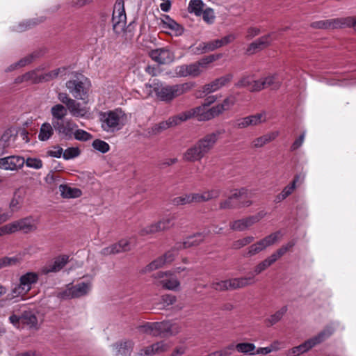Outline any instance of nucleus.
<instances>
[{"label": "nucleus", "instance_id": "1", "mask_svg": "<svg viewBox=\"0 0 356 356\" xmlns=\"http://www.w3.org/2000/svg\"><path fill=\"white\" fill-rule=\"evenodd\" d=\"M195 86L194 82H186L180 84L167 85L157 81L153 84L146 83L144 92L146 97L151 96L153 90L161 101L170 102L174 99L191 91Z\"/></svg>", "mask_w": 356, "mask_h": 356}, {"label": "nucleus", "instance_id": "2", "mask_svg": "<svg viewBox=\"0 0 356 356\" xmlns=\"http://www.w3.org/2000/svg\"><path fill=\"white\" fill-rule=\"evenodd\" d=\"M220 58V55H210L189 65H178L175 69V73L179 77H197L202 73L204 69L207 68L210 63Z\"/></svg>", "mask_w": 356, "mask_h": 356}, {"label": "nucleus", "instance_id": "3", "mask_svg": "<svg viewBox=\"0 0 356 356\" xmlns=\"http://www.w3.org/2000/svg\"><path fill=\"white\" fill-rule=\"evenodd\" d=\"M127 115L122 109H115L101 114L102 128L108 133L120 130L126 124Z\"/></svg>", "mask_w": 356, "mask_h": 356}, {"label": "nucleus", "instance_id": "4", "mask_svg": "<svg viewBox=\"0 0 356 356\" xmlns=\"http://www.w3.org/2000/svg\"><path fill=\"white\" fill-rule=\"evenodd\" d=\"M139 329L141 332L153 337L175 335L179 332V326L169 321L146 323Z\"/></svg>", "mask_w": 356, "mask_h": 356}, {"label": "nucleus", "instance_id": "5", "mask_svg": "<svg viewBox=\"0 0 356 356\" xmlns=\"http://www.w3.org/2000/svg\"><path fill=\"white\" fill-rule=\"evenodd\" d=\"M39 279L37 273L27 272L22 275L19 280V284H15L11 289L10 293L8 295V299L23 297L26 295L35 284Z\"/></svg>", "mask_w": 356, "mask_h": 356}, {"label": "nucleus", "instance_id": "6", "mask_svg": "<svg viewBox=\"0 0 356 356\" xmlns=\"http://www.w3.org/2000/svg\"><path fill=\"white\" fill-rule=\"evenodd\" d=\"M92 289V279L68 284L66 288L58 293V297L63 299L79 298L88 295Z\"/></svg>", "mask_w": 356, "mask_h": 356}, {"label": "nucleus", "instance_id": "7", "mask_svg": "<svg viewBox=\"0 0 356 356\" xmlns=\"http://www.w3.org/2000/svg\"><path fill=\"white\" fill-rule=\"evenodd\" d=\"M65 85L75 99L83 101L87 99L90 87V82L88 78L83 75L76 76L74 79L67 81Z\"/></svg>", "mask_w": 356, "mask_h": 356}, {"label": "nucleus", "instance_id": "8", "mask_svg": "<svg viewBox=\"0 0 356 356\" xmlns=\"http://www.w3.org/2000/svg\"><path fill=\"white\" fill-rule=\"evenodd\" d=\"M283 236L280 231L273 232L257 242L250 245L245 250L244 257H253L279 242Z\"/></svg>", "mask_w": 356, "mask_h": 356}, {"label": "nucleus", "instance_id": "9", "mask_svg": "<svg viewBox=\"0 0 356 356\" xmlns=\"http://www.w3.org/2000/svg\"><path fill=\"white\" fill-rule=\"evenodd\" d=\"M253 283V277H243L227 280H215L211 283V287L216 291L233 290L245 287Z\"/></svg>", "mask_w": 356, "mask_h": 356}, {"label": "nucleus", "instance_id": "10", "mask_svg": "<svg viewBox=\"0 0 356 356\" xmlns=\"http://www.w3.org/2000/svg\"><path fill=\"white\" fill-rule=\"evenodd\" d=\"M65 68H58L47 73H40L39 70H34L25 74L23 80L31 81L33 83L47 82L54 79L59 75H63Z\"/></svg>", "mask_w": 356, "mask_h": 356}, {"label": "nucleus", "instance_id": "11", "mask_svg": "<svg viewBox=\"0 0 356 356\" xmlns=\"http://www.w3.org/2000/svg\"><path fill=\"white\" fill-rule=\"evenodd\" d=\"M175 220V216L174 215H168L163 217L157 222L153 223L143 228L140 231V234L141 236H145L147 234L168 230L174 226Z\"/></svg>", "mask_w": 356, "mask_h": 356}, {"label": "nucleus", "instance_id": "12", "mask_svg": "<svg viewBox=\"0 0 356 356\" xmlns=\"http://www.w3.org/2000/svg\"><path fill=\"white\" fill-rule=\"evenodd\" d=\"M10 322L15 327L21 325L27 326L29 328H37L38 325V318L33 312L25 311L20 316L13 314L9 318Z\"/></svg>", "mask_w": 356, "mask_h": 356}, {"label": "nucleus", "instance_id": "13", "mask_svg": "<svg viewBox=\"0 0 356 356\" xmlns=\"http://www.w3.org/2000/svg\"><path fill=\"white\" fill-rule=\"evenodd\" d=\"M225 133V130L224 129H218L212 133L207 134L203 138L200 139L196 143L203 154L205 155L211 149H213L218 140Z\"/></svg>", "mask_w": 356, "mask_h": 356}, {"label": "nucleus", "instance_id": "14", "mask_svg": "<svg viewBox=\"0 0 356 356\" xmlns=\"http://www.w3.org/2000/svg\"><path fill=\"white\" fill-rule=\"evenodd\" d=\"M258 83L254 84L253 90H262L270 88L273 90H278L282 84V79L277 74H269L258 79Z\"/></svg>", "mask_w": 356, "mask_h": 356}, {"label": "nucleus", "instance_id": "15", "mask_svg": "<svg viewBox=\"0 0 356 356\" xmlns=\"http://www.w3.org/2000/svg\"><path fill=\"white\" fill-rule=\"evenodd\" d=\"M53 127L59 136L67 140L73 138L74 131L78 127L77 124L70 119L54 122Z\"/></svg>", "mask_w": 356, "mask_h": 356}, {"label": "nucleus", "instance_id": "16", "mask_svg": "<svg viewBox=\"0 0 356 356\" xmlns=\"http://www.w3.org/2000/svg\"><path fill=\"white\" fill-rule=\"evenodd\" d=\"M126 14L123 5L118 3L115 5L113 12V29L117 34L121 33L124 31L126 26Z\"/></svg>", "mask_w": 356, "mask_h": 356}, {"label": "nucleus", "instance_id": "17", "mask_svg": "<svg viewBox=\"0 0 356 356\" xmlns=\"http://www.w3.org/2000/svg\"><path fill=\"white\" fill-rule=\"evenodd\" d=\"M150 58L159 65H168L175 60V54L168 48L153 49L149 52Z\"/></svg>", "mask_w": 356, "mask_h": 356}, {"label": "nucleus", "instance_id": "18", "mask_svg": "<svg viewBox=\"0 0 356 356\" xmlns=\"http://www.w3.org/2000/svg\"><path fill=\"white\" fill-rule=\"evenodd\" d=\"M25 159L20 156H9L0 159V168L5 170L15 171L22 168Z\"/></svg>", "mask_w": 356, "mask_h": 356}, {"label": "nucleus", "instance_id": "19", "mask_svg": "<svg viewBox=\"0 0 356 356\" xmlns=\"http://www.w3.org/2000/svg\"><path fill=\"white\" fill-rule=\"evenodd\" d=\"M156 278L160 280L161 284L166 289L177 291L179 288V281L170 272H159L156 274Z\"/></svg>", "mask_w": 356, "mask_h": 356}, {"label": "nucleus", "instance_id": "20", "mask_svg": "<svg viewBox=\"0 0 356 356\" xmlns=\"http://www.w3.org/2000/svg\"><path fill=\"white\" fill-rule=\"evenodd\" d=\"M233 79L232 74H227L222 76L211 82L204 86L202 91L204 93L209 94L216 92L221 88L227 86Z\"/></svg>", "mask_w": 356, "mask_h": 356}, {"label": "nucleus", "instance_id": "21", "mask_svg": "<svg viewBox=\"0 0 356 356\" xmlns=\"http://www.w3.org/2000/svg\"><path fill=\"white\" fill-rule=\"evenodd\" d=\"M68 259L69 257L67 255H61L56 257L54 261L41 268V273L47 275L50 273H57L60 271L67 264Z\"/></svg>", "mask_w": 356, "mask_h": 356}, {"label": "nucleus", "instance_id": "22", "mask_svg": "<svg viewBox=\"0 0 356 356\" xmlns=\"http://www.w3.org/2000/svg\"><path fill=\"white\" fill-rule=\"evenodd\" d=\"M302 182V178L300 175H296L293 181L286 185L282 191L277 194L274 200L275 203H280L290 196L296 190V188Z\"/></svg>", "mask_w": 356, "mask_h": 356}, {"label": "nucleus", "instance_id": "23", "mask_svg": "<svg viewBox=\"0 0 356 356\" xmlns=\"http://www.w3.org/2000/svg\"><path fill=\"white\" fill-rule=\"evenodd\" d=\"M14 233L22 231L24 233H29L36 229L35 221L31 218H26L11 222Z\"/></svg>", "mask_w": 356, "mask_h": 356}, {"label": "nucleus", "instance_id": "24", "mask_svg": "<svg viewBox=\"0 0 356 356\" xmlns=\"http://www.w3.org/2000/svg\"><path fill=\"white\" fill-rule=\"evenodd\" d=\"M191 110L193 118H196L199 121H208L216 118L213 107L209 108L204 104Z\"/></svg>", "mask_w": 356, "mask_h": 356}, {"label": "nucleus", "instance_id": "25", "mask_svg": "<svg viewBox=\"0 0 356 356\" xmlns=\"http://www.w3.org/2000/svg\"><path fill=\"white\" fill-rule=\"evenodd\" d=\"M163 29H168L170 34L180 35L184 32V29L168 15H163L159 24Z\"/></svg>", "mask_w": 356, "mask_h": 356}, {"label": "nucleus", "instance_id": "26", "mask_svg": "<svg viewBox=\"0 0 356 356\" xmlns=\"http://www.w3.org/2000/svg\"><path fill=\"white\" fill-rule=\"evenodd\" d=\"M272 35L273 33L267 34L250 44L246 50L247 53L248 54H253L256 51L264 49L268 47L272 41Z\"/></svg>", "mask_w": 356, "mask_h": 356}, {"label": "nucleus", "instance_id": "27", "mask_svg": "<svg viewBox=\"0 0 356 356\" xmlns=\"http://www.w3.org/2000/svg\"><path fill=\"white\" fill-rule=\"evenodd\" d=\"M204 239V235L202 233H197L190 236L183 242H178L175 244L177 249H186L200 244Z\"/></svg>", "mask_w": 356, "mask_h": 356}, {"label": "nucleus", "instance_id": "28", "mask_svg": "<svg viewBox=\"0 0 356 356\" xmlns=\"http://www.w3.org/2000/svg\"><path fill=\"white\" fill-rule=\"evenodd\" d=\"M204 154L202 152V150L199 148V146L196 143L193 147L188 148L184 154H183V160L188 162H195L197 161H200Z\"/></svg>", "mask_w": 356, "mask_h": 356}, {"label": "nucleus", "instance_id": "29", "mask_svg": "<svg viewBox=\"0 0 356 356\" xmlns=\"http://www.w3.org/2000/svg\"><path fill=\"white\" fill-rule=\"evenodd\" d=\"M236 97L230 95L227 97L221 103L213 106L216 117L222 115L224 112L229 111L235 104Z\"/></svg>", "mask_w": 356, "mask_h": 356}, {"label": "nucleus", "instance_id": "30", "mask_svg": "<svg viewBox=\"0 0 356 356\" xmlns=\"http://www.w3.org/2000/svg\"><path fill=\"white\" fill-rule=\"evenodd\" d=\"M134 347L132 341H128L116 343L113 346V352L115 356H130Z\"/></svg>", "mask_w": 356, "mask_h": 356}, {"label": "nucleus", "instance_id": "31", "mask_svg": "<svg viewBox=\"0 0 356 356\" xmlns=\"http://www.w3.org/2000/svg\"><path fill=\"white\" fill-rule=\"evenodd\" d=\"M195 193L197 203H200L217 199L221 193V190L218 188H213L202 193Z\"/></svg>", "mask_w": 356, "mask_h": 356}, {"label": "nucleus", "instance_id": "32", "mask_svg": "<svg viewBox=\"0 0 356 356\" xmlns=\"http://www.w3.org/2000/svg\"><path fill=\"white\" fill-rule=\"evenodd\" d=\"M312 348V339H308L299 346H294L285 352L286 356H300Z\"/></svg>", "mask_w": 356, "mask_h": 356}, {"label": "nucleus", "instance_id": "33", "mask_svg": "<svg viewBox=\"0 0 356 356\" xmlns=\"http://www.w3.org/2000/svg\"><path fill=\"white\" fill-rule=\"evenodd\" d=\"M70 114L75 118H82L87 115L89 112V109L81 106V104L74 99H73L69 106L67 107Z\"/></svg>", "mask_w": 356, "mask_h": 356}, {"label": "nucleus", "instance_id": "34", "mask_svg": "<svg viewBox=\"0 0 356 356\" xmlns=\"http://www.w3.org/2000/svg\"><path fill=\"white\" fill-rule=\"evenodd\" d=\"M254 225V222L251 217H247L245 218L240 219L232 222L230 224L232 229L238 232H243L248 229L250 227Z\"/></svg>", "mask_w": 356, "mask_h": 356}, {"label": "nucleus", "instance_id": "35", "mask_svg": "<svg viewBox=\"0 0 356 356\" xmlns=\"http://www.w3.org/2000/svg\"><path fill=\"white\" fill-rule=\"evenodd\" d=\"M279 135L277 131L268 133L260 137L255 138L252 142V147L254 148H260L270 142L274 140Z\"/></svg>", "mask_w": 356, "mask_h": 356}, {"label": "nucleus", "instance_id": "36", "mask_svg": "<svg viewBox=\"0 0 356 356\" xmlns=\"http://www.w3.org/2000/svg\"><path fill=\"white\" fill-rule=\"evenodd\" d=\"M51 114L52 116V124L54 122L65 120L67 114V108L63 104H57L51 108Z\"/></svg>", "mask_w": 356, "mask_h": 356}, {"label": "nucleus", "instance_id": "37", "mask_svg": "<svg viewBox=\"0 0 356 356\" xmlns=\"http://www.w3.org/2000/svg\"><path fill=\"white\" fill-rule=\"evenodd\" d=\"M196 193L184 194L181 196L175 197L172 200V203L175 206L186 205L191 203H197Z\"/></svg>", "mask_w": 356, "mask_h": 356}, {"label": "nucleus", "instance_id": "38", "mask_svg": "<svg viewBox=\"0 0 356 356\" xmlns=\"http://www.w3.org/2000/svg\"><path fill=\"white\" fill-rule=\"evenodd\" d=\"M16 137V130L14 129H8L2 134L0 143L3 147H10L15 142Z\"/></svg>", "mask_w": 356, "mask_h": 356}, {"label": "nucleus", "instance_id": "39", "mask_svg": "<svg viewBox=\"0 0 356 356\" xmlns=\"http://www.w3.org/2000/svg\"><path fill=\"white\" fill-rule=\"evenodd\" d=\"M287 306H283L276 311L273 314L270 315L265 320V323L268 327H271L280 321L287 312Z\"/></svg>", "mask_w": 356, "mask_h": 356}, {"label": "nucleus", "instance_id": "40", "mask_svg": "<svg viewBox=\"0 0 356 356\" xmlns=\"http://www.w3.org/2000/svg\"><path fill=\"white\" fill-rule=\"evenodd\" d=\"M54 128L53 127L52 123L50 124L49 122L43 123L40 129V131L38 134V139L40 141H47L54 134Z\"/></svg>", "mask_w": 356, "mask_h": 356}, {"label": "nucleus", "instance_id": "41", "mask_svg": "<svg viewBox=\"0 0 356 356\" xmlns=\"http://www.w3.org/2000/svg\"><path fill=\"white\" fill-rule=\"evenodd\" d=\"M60 195L64 198H75L81 196V191L76 188L70 187L67 185L61 184L59 186Z\"/></svg>", "mask_w": 356, "mask_h": 356}, {"label": "nucleus", "instance_id": "42", "mask_svg": "<svg viewBox=\"0 0 356 356\" xmlns=\"http://www.w3.org/2000/svg\"><path fill=\"white\" fill-rule=\"evenodd\" d=\"M258 80H255L252 75H248L242 77L236 83L238 88H248L250 92H258V90H253L254 84L257 83Z\"/></svg>", "mask_w": 356, "mask_h": 356}, {"label": "nucleus", "instance_id": "43", "mask_svg": "<svg viewBox=\"0 0 356 356\" xmlns=\"http://www.w3.org/2000/svg\"><path fill=\"white\" fill-rule=\"evenodd\" d=\"M248 116L250 127L259 126L268 121V113L266 111H262L259 113L250 115Z\"/></svg>", "mask_w": 356, "mask_h": 356}, {"label": "nucleus", "instance_id": "44", "mask_svg": "<svg viewBox=\"0 0 356 356\" xmlns=\"http://www.w3.org/2000/svg\"><path fill=\"white\" fill-rule=\"evenodd\" d=\"M234 348L239 353H243L244 355H255L256 346L252 343H249V342L238 343L236 345H234Z\"/></svg>", "mask_w": 356, "mask_h": 356}, {"label": "nucleus", "instance_id": "45", "mask_svg": "<svg viewBox=\"0 0 356 356\" xmlns=\"http://www.w3.org/2000/svg\"><path fill=\"white\" fill-rule=\"evenodd\" d=\"M348 17L328 19V29H344L349 27Z\"/></svg>", "mask_w": 356, "mask_h": 356}, {"label": "nucleus", "instance_id": "46", "mask_svg": "<svg viewBox=\"0 0 356 356\" xmlns=\"http://www.w3.org/2000/svg\"><path fill=\"white\" fill-rule=\"evenodd\" d=\"M205 8V4L202 0H191L188 4V11L196 16H200Z\"/></svg>", "mask_w": 356, "mask_h": 356}, {"label": "nucleus", "instance_id": "47", "mask_svg": "<svg viewBox=\"0 0 356 356\" xmlns=\"http://www.w3.org/2000/svg\"><path fill=\"white\" fill-rule=\"evenodd\" d=\"M334 327L331 325L326 327L317 336L313 337V346L324 341L330 337L334 332Z\"/></svg>", "mask_w": 356, "mask_h": 356}, {"label": "nucleus", "instance_id": "48", "mask_svg": "<svg viewBox=\"0 0 356 356\" xmlns=\"http://www.w3.org/2000/svg\"><path fill=\"white\" fill-rule=\"evenodd\" d=\"M193 118L192 110L190 109L188 111L182 112L179 113L178 115H174L171 117L172 121L175 127L179 125L181 123L191 119Z\"/></svg>", "mask_w": 356, "mask_h": 356}, {"label": "nucleus", "instance_id": "49", "mask_svg": "<svg viewBox=\"0 0 356 356\" xmlns=\"http://www.w3.org/2000/svg\"><path fill=\"white\" fill-rule=\"evenodd\" d=\"M170 346L171 344L165 341H161L149 346L154 355L166 352Z\"/></svg>", "mask_w": 356, "mask_h": 356}, {"label": "nucleus", "instance_id": "50", "mask_svg": "<svg viewBox=\"0 0 356 356\" xmlns=\"http://www.w3.org/2000/svg\"><path fill=\"white\" fill-rule=\"evenodd\" d=\"M122 252L130 251L137 244V238L136 236L122 238L120 241Z\"/></svg>", "mask_w": 356, "mask_h": 356}, {"label": "nucleus", "instance_id": "51", "mask_svg": "<svg viewBox=\"0 0 356 356\" xmlns=\"http://www.w3.org/2000/svg\"><path fill=\"white\" fill-rule=\"evenodd\" d=\"M21 263V258L19 257H5L0 259V269L8 266H17Z\"/></svg>", "mask_w": 356, "mask_h": 356}, {"label": "nucleus", "instance_id": "52", "mask_svg": "<svg viewBox=\"0 0 356 356\" xmlns=\"http://www.w3.org/2000/svg\"><path fill=\"white\" fill-rule=\"evenodd\" d=\"M173 122L172 121L171 117H170L168 120L165 121H162L156 124H155L153 127V131L155 134L161 133V131L166 130L169 128L174 127Z\"/></svg>", "mask_w": 356, "mask_h": 356}, {"label": "nucleus", "instance_id": "53", "mask_svg": "<svg viewBox=\"0 0 356 356\" xmlns=\"http://www.w3.org/2000/svg\"><path fill=\"white\" fill-rule=\"evenodd\" d=\"M166 263H165V261L163 257V256L157 258L156 259H155L154 261H153L152 262H151L149 265H147L145 267L144 271L145 273H147V272L155 270L159 268H161Z\"/></svg>", "mask_w": 356, "mask_h": 356}, {"label": "nucleus", "instance_id": "54", "mask_svg": "<svg viewBox=\"0 0 356 356\" xmlns=\"http://www.w3.org/2000/svg\"><path fill=\"white\" fill-rule=\"evenodd\" d=\"M73 137L79 141H88L92 138V136L90 133L83 129H79L78 127L74 129Z\"/></svg>", "mask_w": 356, "mask_h": 356}, {"label": "nucleus", "instance_id": "55", "mask_svg": "<svg viewBox=\"0 0 356 356\" xmlns=\"http://www.w3.org/2000/svg\"><path fill=\"white\" fill-rule=\"evenodd\" d=\"M81 151L77 147H71L63 151V158L65 160H70L78 157Z\"/></svg>", "mask_w": 356, "mask_h": 356}, {"label": "nucleus", "instance_id": "56", "mask_svg": "<svg viewBox=\"0 0 356 356\" xmlns=\"http://www.w3.org/2000/svg\"><path fill=\"white\" fill-rule=\"evenodd\" d=\"M93 148L103 154L106 153L110 149L109 145L102 140L96 139L92 142V144Z\"/></svg>", "mask_w": 356, "mask_h": 356}, {"label": "nucleus", "instance_id": "57", "mask_svg": "<svg viewBox=\"0 0 356 356\" xmlns=\"http://www.w3.org/2000/svg\"><path fill=\"white\" fill-rule=\"evenodd\" d=\"M254 238L252 236H245L244 238L235 241L232 244V248L236 250L240 249L243 247H245L250 244L252 242L254 241Z\"/></svg>", "mask_w": 356, "mask_h": 356}, {"label": "nucleus", "instance_id": "58", "mask_svg": "<svg viewBox=\"0 0 356 356\" xmlns=\"http://www.w3.org/2000/svg\"><path fill=\"white\" fill-rule=\"evenodd\" d=\"M234 349V344H229L222 349L213 351L210 353L211 356H231Z\"/></svg>", "mask_w": 356, "mask_h": 356}, {"label": "nucleus", "instance_id": "59", "mask_svg": "<svg viewBox=\"0 0 356 356\" xmlns=\"http://www.w3.org/2000/svg\"><path fill=\"white\" fill-rule=\"evenodd\" d=\"M120 252H122L120 241L106 247L102 250V254L104 255L114 254Z\"/></svg>", "mask_w": 356, "mask_h": 356}, {"label": "nucleus", "instance_id": "60", "mask_svg": "<svg viewBox=\"0 0 356 356\" xmlns=\"http://www.w3.org/2000/svg\"><path fill=\"white\" fill-rule=\"evenodd\" d=\"M234 127L238 129H246L250 127L249 116L248 115L236 119Z\"/></svg>", "mask_w": 356, "mask_h": 356}, {"label": "nucleus", "instance_id": "61", "mask_svg": "<svg viewBox=\"0 0 356 356\" xmlns=\"http://www.w3.org/2000/svg\"><path fill=\"white\" fill-rule=\"evenodd\" d=\"M25 163L27 167L36 170L42 168L43 165L42 160L38 158H28Z\"/></svg>", "mask_w": 356, "mask_h": 356}, {"label": "nucleus", "instance_id": "62", "mask_svg": "<svg viewBox=\"0 0 356 356\" xmlns=\"http://www.w3.org/2000/svg\"><path fill=\"white\" fill-rule=\"evenodd\" d=\"M270 266L265 259L264 260L259 262L254 268L253 275L251 277H253L257 275H259L263 271L266 270ZM254 280V279L253 278Z\"/></svg>", "mask_w": 356, "mask_h": 356}, {"label": "nucleus", "instance_id": "63", "mask_svg": "<svg viewBox=\"0 0 356 356\" xmlns=\"http://www.w3.org/2000/svg\"><path fill=\"white\" fill-rule=\"evenodd\" d=\"M202 17L204 22L208 24H212L215 19V15L213 9L210 8H205L202 13Z\"/></svg>", "mask_w": 356, "mask_h": 356}, {"label": "nucleus", "instance_id": "64", "mask_svg": "<svg viewBox=\"0 0 356 356\" xmlns=\"http://www.w3.org/2000/svg\"><path fill=\"white\" fill-rule=\"evenodd\" d=\"M47 154L51 157L60 158L63 155V149L60 146L55 145L49 149Z\"/></svg>", "mask_w": 356, "mask_h": 356}]
</instances>
